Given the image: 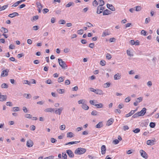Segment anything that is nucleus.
I'll return each instance as SVG.
<instances>
[{
  "label": "nucleus",
  "instance_id": "1",
  "mask_svg": "<svg viewBox=\"0 0 159 159\" xmlns=\"http://www.w3.org/2000/svg\"><path fill=\"white\" fill-rule=\"evenodd\" d=\"M86 151L85 148H77L75 151V153L77 155H81L85 153Z\"/></svg>",
  "mask_w": 159,
  "mask_h": 159
},
{
  "label": "nucleus",
  "instance_id": "2",
  "mask_svg": "<svg viewBox=\"0 0 159 159\" xmlns=\"http://www.w3.org/2000/svg\"><path fill=\"white\" fill-rule=\"evenodd\" d=\"M99 1L100 2H102V4L100 5L97 8V13L98 14H100L102 13L104 9V8L102 7L104 4V2L102 0H99Z\"/></svg>",
  "mask_w": 159,
  "mask_h": 159
},
{
  "label": "nucleus",
  "instance_id": "3",
  "mask_svg": "<svg viewBox=\"0 0 159 159\" xmlns=\"http://www.w3.org/2000/svg\"><path fill=\"white\" fill-rule=\"evenodd\" d=\"M58 60L59 65L61 68L63 69H66L67 66L65 62L61 58H58Z\"/></svg>",
  "mask_w": 159,
  "mask_h": 159
},
{
  "label": "nucleus",
  "instance_id": "4",
  "mask_svg": "<svg viewBox=\"0 0 159 159\" xmlns=\"http://www.w3.org/2000/svg\"><path fill=\"white\" fill-rule=\"evenodd\" d=\"M146 108L144 107L140 111L137 112L139 116H143L146 113Z\"/></svg>",
  "mask_w": 159,
  "mask_h": 159
},
{
  "label": "nucleus",
  "instance_id": "5",
  "mask_svg": "<svg viewBox=\"0 0 159 159\" xmlns=\"http://www.w3.org/2000/svg\"><path fill=\"white\" fill-rule=\"evenodd\" d=\"M140 153L141 155L143 158L147 159L148 157V155L147 153L143 150H140Z\"/></svg>",
  "mask_w": 159,
  "mask_h": 159
},
{
  "label": "nucleus",
  "instance_id": "6",
  "mask_svg": "<svg viewBox=\"0 0 159 159\" xmlns=\"http://www.w3.org/2000/svg\"><path fill=\"white\" fill-rule=\"evenodd\" d=\"M143 99V98L142 97H140L138 98L137 99V100L136 101V102L134 103V105L135 106H137L138 105V103H139L142 101Z\"/></svg>",
  "mask_w": 159,
  "mask_h": 159
},
{
  "label": "nucleus",
  "instance_id": "7",
  "mask_svg": "<svg viewBox=\"0 0 159 159\" xmlns=\"http://www.w3.org/2000/svg\"><path fill=\"white\" fill-rule=\"evenodd\" d=\"M66 152L68 156L71 158H73L74 157V154L73 152L70 150H67L66 151Z\"/></svg>",
  "mask_w": 159,
  "mask_h": 159
},
{
  "label": "nucleus",
  "instance_id": "8",
  "mask_svg": "<svg viewBox=\"0 0 159 159\" xmlns=\"http://www.w3.org/2000/svg\"><path fill=\"white\" fill-rule=\"evenodd\" d=\"M63 109V107H60V108L57 109L55 111V113L56 114L60 115H61Z\"/></svg>",
  "mask_w": 159,
  "mask_h": 159
},
{
  "label": "nucleus",
  "instance_id": "9",
  "mask_svg": "<svg viewBox=\"0 0 159 159\" xmlns=\"http://www.w3.org/2000/svg\"><path fill=\"white\" fill-rule=\"evenodd\" d=\"M33 144L34 143L33 141L30 139L28 140L27 142L26 145L28 147L30 148L32 147Z\"/></svg>",
  "mask_w": 159,
  "mask_h": 159
},
{
  "label": "nucleus",
  "instance_id": "10",
  "mask_svg": "<svg viewBox=\"0 0 159 159\" xmlns=\"http://www.w3.org/2000/svg\"><path fill=\"white\" fill-rule=\"evenodd\" d=\"M121 75L119 73H117L114 76V80H118L121 78Z\"/></svg>",
  "mask_w": 159,
  "mask_h": 159
},
{
  "label": "nucleus",
  "instance_id": "11",
  "mask_svg": "<svg viewBox=\"0 0 159 159\" xmlns=\"http://www.w3.org/2000/svg\"><path fill=\"white\" fill-rule=\"evenodd\" d=\"M107 7L108 8L112 11H114L115 10V7L112 4H110L108 3L107 4Z\"/></svg>",
  "mask_w": 159,
  "mask_h": 159
},
{
  "label": "nucleus",
  "instance_id": "12",
  "mask_svg": "<svg viewBox=\"0 0 159 159\" xmlns=\"http://www.w3.org/2000/svg\"><path fill=\"white\" fill-rule=\"evenodd\" d=\"M95 93L99 95H103L104 94L103 91L99 89H96Z\"/></svg>",
  "mask_w": 159,
  "mask_h": 159
},
{
  "label": "nucleus",
  "instance_id": "13",
  "mask_svg": "<svg viewBox=\"0 0 159 159\" xmlns=\"http://www.w3.org/2000/svg\"><path fill=\"white\" fill-rule=\"evenodd\" d=\"M106 150V147L105 145H103L101 146V152L102 154H104L105 153Z\"/></svg>",
  "mask_w": 159,
  "mask_h": 159
},
{
  "label": "nucleus",
  "instance_id": "14",
  "mask_svg": "<svg viewBox=\"0 0 159 159\" xmlns=\"http://www.w3.org/2000/svg\"><path fill=\"white\" fill-rule=\"evenodd\" d=\"M8 72L6 70H4L2 72L1 76L5 77L7 76L8 75Z\"/></svg>",
  "mask_w": 159,
  "mask_h": 159
},
{
  "label": "nucleus",
  "instance_id": "15",
  "mask_svg": "<svg viewBox=\"0 0 159 159\" xmlns=\"http://www.w3.org/2000/svg\"><path fill=\"white\" fill-rule=\"evenodd\" d=\"M19 15V14L16 12H14L8 15V16L11 17L13 18L15 16H18Z\"/></svg>",
  "mask_w": 159,
  "mask_h": 159
},
{
  "label": "nucleus",
  "instance_id": "16",
  "mask_svg": "<svg viewBox=\"0 0 159 159\" xmlns=\"http://www.w3.org/2000/svg\"><path fill=\"white\" fill-rule=\"evenodd\" d=\"M154 141L153 140H149L147 141V144L148 145H152L154 144Z\"/></svg>",
  "mask_w": 159,
  "mask_h": 159
},
{
  "label": "nucleus",
  "instance_id": "17",
  "mask_svg": "<svg viewBox=\"0 0 159 159\" xmlns=\"http://www.w3.org/2000/svg\"><path fill=\"white\" fill-rule=\"evenodd\" d=\"M111 11L108 9L104 10L103 13V15H108L111 13Z\"/></svg>",
  "mask_w": 159,
  "mask_h": 159
},
{
  "label": "nucleus",
  "instance_id": "18",
  "mask_svg": "<svg viewBox=\"0 0 159 159\" xmlns=\"http://www.w3.org/2000/svg\"><path fill=\"white\" fill-rule=\"evenodd\" d=\"M7 98V96L6 95H2L0 97V101H5Z\"/></svg>",
  "mask_w": 159,
  "mask_h": 159
},
{
  "label": "nucleus",
  "instance_id": "19",
  "mask_svg": "<svg viewBox=\"0 0 159 159\" xmlns=\"http://www.w3.org/2000/svg\"><path fill=\"white\" fill-rule=\"evenodd\" d=\"M54 111V109L52 108H48L45 109L44 111L47 112H53Z\"/></svg>",
  "mask_w": 159,
  "mask_h": 159
},
{
  "label": "nucleus",
  "instance_id": "20",
  "mask_svg": "<svg viewBox=\"0 0 159 159\" xmlns=\"http://www.w3.org/2000/svg\"><path fill=\"white\" fill-rule=\"evenodd\" d=\"M103 124L102 122H100L96 125V128H100L103 126Z\"/></svg>",
  "mask_w": 159,
  "mask_h": 159
},
{
  "label": "nucleus",
  "instance_id": "21",
  "mask_svg": "<svg viewBox=\"0 0 159 159\" xmlns=\"http://www.w3.org/2000/svg\"><path fill=\"white\" fill-rule=\"evenodd\" d=\"M74 137V134L71 132H68L67 134V137L68 138H72Z\"/></svg>",
  "mask_w": 159,
  "mask_h": 159
},
{
  "label": "nucleus",
  "instance_id": "22",
  "mask_svg": "<svg viewBox=\"0 0 159 159\" xmlns=\"http://www.w3.org/2000/svg\"><path fill=\"white\" fill-rule=\"evenodd\" d=\"M114 120L112 118H111L109 119L107 122V125H111L113 122Z\"/></svg>",
  "mask_w": 159,
  "mask_h": 159
},
{
  "label": "nucleus",
  "instance_id": "23",
  "mask_svg": "<svg viewBox=\"0 0 159 159\" xmlns=\"http://www.w3.org/2000/svg\"><path fill=\"white\" fill-rule=\"evenodd\" d=\"M80 142L78 141L70 142L66 143L65 145H66L69 144H76Z\"/></svg>",
  "mask_w": 159,
  "mask_h": 159
},
{
  "label": "nucleus",
  "instance_id": "24",
  "mask_svg": "<svg viewBox=\"0 0 159 159\" xmlns=\"http://www.w3.org/2000/svg\"><path fill=\"white\" fill-rule=\"evenodd\" d=\"M82 107L83 109L85 110H87L89 108V107L85 104H84L82 105Z\"/></svg>",
  "mask_w": 159,
  "mask_h": 159
},
{
  "label": "nucleus",
  "instance_id": "25",
  "mask_svg": "<svg viewBox=\"0 0 159 159\" xmlns=\"http://www.w3.org/2000/svg\"><path fill=\"white\" fill-rule=\"evenodd\" d=\"M99 113L96 110L93 111L91 112V115L93 116H97L98 115Z\"/></svg>",
  "mask_w": 159,
  "mask_h": 159
},
{
  "label": "nucleus",
  "instance_id": "26",
  "mask_svg": "<svg viewBox=\"0 0 159 159\" xmlns=\"http://www.w3.org/2000/svg\"><path fill=\"white\" fill-rule=\"evenodd\" d=\"M64 77H59L58 79V82L59 83H60L63 81L64 79Z\"/></svg>",
  "mask_w": 159,
  "mask_h": 159
},
{
  "label": "nucleus",
  "instance_id": "27",
  "mask_svg": "<svg viewBox=\"0 0 159 159\" xmlns=\"http://www.w3.org/2000/svg\"><path fill=\"white\" fill-rule=\"evenodd\" d=\"M23 96L27 98H29L31 97V96L30 94L25 93L24 94Z\"/></svg>",
  "mask_w": 159,
  "mask_h": 159
},
{
  "label": "nucleus",
  "instance_id": "28",
  "mask_svg": "<svg viewBox=\"0 0 159 159\" xmlns=\"http://www.w3.org/2000/svg\"><path fill=\"white\" fill-rule=\"evenodd\" d=\"M1 87L2 88L7 89L8 88V86L6 84L3 83L1 85Z\"/></svg>",
  "mask_w": 159,
  "mask_h": 159
},
{
  "label": "nucleus",
  "instance_id": "29",
  "mask_svg": "<svg viewBox=\"0 0 159 159\" xmlns=\"http://www.w3.org/2000/svg\"><path fill=\"white\" fill-rule=\"evenodd\" d=\"M39 18V16L36 15L35 16L33 17L32 19H31V20L32 21H34L36 20H38Z\"/></svg>",
  "mask_w": 159,
  "mask_h": 159
},
{
  "label": "nucleus",
  "instance_id": "30",
  "mask_svg": "<svg viewBox=\"0 0 159 159\" xmlns=\"http://www.w3.org/2000/svg\"><path fill=\"white\" fill-rule=\"evenodd\" d=\"M74 4V3L73 2H70L66 5L65 7H69Z\"/></svg>",
  "mask_w": 159,
  "mask_h": 159
},
{
  "label": "nucleus",
  "instance_id": "31",
  "mask_svg": "<svg viewBox=\"0 0 159 159\" xmlns=\"http://www.w3.org/2000/svg\"><path fill=\"white\" fill-rule=\"evenodd\" d=\"M98 108H101L103 107V104L102 103H99L95 105Z\"/></svg>",
  "mask_w": 159,
  "mask_h": 159
},
{
  "label": "nucleus",
  "instance_id": "32",
  "mask_svg": "<svg viewBox=\"0 0 159 159\" xmlns=\"http://www.w3.org/2000/svg\"><path fill=\"white\" fill-rule=\"evenodd\" d=\"M155 123L154 122H151L150 123L149 126L151 128H153L155 126Z\"/></svg>",
  "mask_w": 159,
  "mask_h": 159
},
{
  "label": "nucleus",
  "instance_id": "33",
  "mask_svg": "<svg viewBox=\"0 0 159 159\" xmlns=\"http://www.w3.org/2000/svg\"><path fill=\"white\" fill-rule=\"evenodd\" d=\"M57 91L59 93L61 94L63 93H64V89H58Z\"/></svg>",
  "mask_w": 159,
  "mask_h": 159
},
{
  "label": "nucleus",
  "instance_id": "34",
  "mask_svg": "<svg viewBox=\"0 0 159 159\" xmlns=\"http://www.w3.org/2000/svg\"><path fill=\"white\" fill-rule=\"evenodd\" d=\"M8 5H5L2 7H0V11H1L4 10L8 7Z\"/></svg>",
  "mask_w": 159,
  "mask_h": 159
},
{
  "label": "nucleus",
  "instance_id": "35",
  "mask_svg": "<svg viewBox=\"0 0 159 159\" xmlns=\"http://www.w3.org/2000/svg\"><path fill=\"white\" fill-rule=\"evenodd\" d=\"M1 29L3 30V31L2 30H1V31L2 32H3L4 33H7L8 32V30L6 28H5L3 27H2L1 28Z\"/></svg>",
  "mask_w": 159,
  "mask_h": 159
},
{
  "label": "nucleus",
  "instance_id": "36",
  "mask_svg": "<svg viewBox=\"0 0 159 159\" xmlns=\"http://www.w3.org/2000/svg\"><path fill=\"white\" fill-rule=\"evenodd\" d=\"M85 24L86 25L89 27H91L93 26V25L89 22H86Z\"/></svg>",
  "mask_w": 159,
  "mask_h": 159
},
{
  "label": "nucleus",
  "instance_id": "37",
  "mask_svg": "<svg viewBox=\"0 0 159 159\" xmlns=\"http://www.w3.org/2000/svg\"><path fill=\"white\" fill-rule=\"evenodd\" d=\"M135 11H140L141 9V7L140 6H137L135 7Z\"/></svg>",
  "mask_w": 159,
  "mask_h": 159
},
{
  "label": "nucleus",
  "instance_id": "38",
  "mask_svg": "<svg viewBox=\"0 0 159 159\" xmlns=\"http://www.w3.org/2000/svg\"><path fill=\"white\" fill-rule=\"evenodd\" d=\"M13 111H20L19 108L18 107H14L13 108Z\"/></svg>",
  "mask_w": 159,
  "mask_h": 159
},
{
  "label": "nucleus",
  "instance_id": "39",
  "mask_svg": "<svg viewBox=\"0 0 159 159\" xmlns=\"http://www.w3.org/2000/svg\"><path fill=\"white\" fill-rule=\"evenodd\" d=\"M85 102V101L84 99H81L78 101V103L79 104H82V105L84 104Z\"/></svg>",
  "mask_w": 159,
  "mask_h": 159
},
{
  "label": "nucleus",
  "instance_id": "40",
  "mask_svg": "<svg viewBox=\"0 0 159 159\" xmlns=\"http://www.w3.org/2000/svg\"><path fill=\"white\" fill-rule=\"evenodd\" d=\"M62 158L61 159H66L67 156L65 153L63 152L62 153Z\"/></svg>",
  "mask_w": 159,
  "mask_h": 159
},
{
  "label": "nucleus",
  "instance_id": "41",
  "mask_svg": "<svg viewBox=\"0 0 159 159\" xmlns=\"http://www.w3.org/2000/svg\"><path fill=\"white\" fill-rule=\"evenodd\" d=\"M100 64L102 66H104L106 65V61L104 60H102L100 61Z\"/></svg>",
  "mask_w": 159,
  "mask_h": 159
},
{
  "label": "nucleus",
  "instance_id": "42",
  "mask_svg": "<svg viewBox=\"0 0 159 159\" xmlns=\"http://www.w3.org/2000/svg\"><path fill=\"white\" fill-rule=\"evenodd\" d=\"M66 22L64 20H61L59 21V23L60 24H65Z\"/></svg>",
  "mask_w": 159,
  "mask_h": 159
},
{
  "label": "nucleus",
  "instance_id": "43",
  "mask_svg": "<svg viewBox=\"0 0 159 159\" xmlns=\"http://www.w3.org/2000/svg\"><path fill=\"white\" fill-rule=\"evenodd\" d=\"M141 34L144 36H146L147 35V32L144 30H142L141 31Z\"/></svg>",
  "mask_w": 159,
  "mask_h": 159
},
{
  "label": "nucleus",
  "instance_id": "44",
  "mask_svg": "<svg viewBox=\"0 0 159 159\" xmlns=\"http://www.w3.org/2000/svg\"><path fill=\"white\" fill-rule=\"evenodd\" d=\"M133 131L135 133H137L140 131V129L139 128H136L135 129L133 130Z\"/></svg>",
  "mask_w": 159,
  "mask_h": 159
},
{
  "label": "nucleus",
  "instance_id": "45",
  "mask_svg": "<svg viewBox=\"0 0 159 159\" xmlns=\"http://www.w3.org/2000/svg\"><path fill=\"white\" fill-rule=\"evenodd\" d=\"M106 57V58L108 60H110L111 58V56L109 53H107Z\"/></svg>",
  "mask_w": 159,
  "mask_h": 159
},
{
  "label": "nucleus",
  "instance_id": "46",
  "mask_svg": "<svg viewBox=\"0 0 159 159\" xmlns=\"http://www.w3.org/2000/svg\"><path fill=\"white\" fill-rule=\"evenodd\" d=\"M84 33V30L82 29H81L78 30L77 31V33L79 34H82Z\"/></svg>",
  "mask_w": 159,
  "mask_h": 159
},
{
  "label": "nucleus",
  "instance_id": "47",
  "mask_svg": "<svg viewBox=\"0 0 159 159\" xmlns=\"http://www.w3.org/2000/svg\"><path fill=\"white\" fill-rule=\"evenodd\" d=\"M25 117L26 118H31L32 116L30 114H26L25 115Z\"/></svg>",
  "mask_w": 159,
  "mask_h": 159
},
{
  "label": "nucleus",
  "instance_id": "48",
  "mask_svg": "<svg viewBox=\"0 0 159 159\" xmlns=\"http://www.w3.org/2000/svg\"><path fill=\"white\" fill-rule=\"evenodd\" d=\"M127 54L130 57H133V54L130 53V51L128 50H127L126 51Z\"/></svg>",
  "mask_w": 159,
  "mask_h": 159
},
{
  "label": "nucleus",
  "instance_id": "49",
  "mask_svg": "<svg viewBox=\"0 0 159 159\" xmlns=\"http://www.w3.org/2000/svg\"><path fill=\"white\" fill-rule=\"evenodd\" d=\"M20 3V2L19 1H18L15 3L12 6V7H15L17 6Z\"/></svg>",
  "mask_w": 159,
  "mask_h": 159
},
{
  "label": "nucleus",
  "instance_id": "50",
  "mask_svg": "<svg viewBox=\"0 0 159 159\" xmlns=\"http://www.w3.org/2000/svg\"><path fill=\"white\" fill-rule=\"evenodd\" d=\"M125 101L126 102H128L130 101V98L129 97H128L125 99Z\"/></svg>",
  "mask_w": 159,
  "mask_h": 159
},
{
  "label": "nucleus",
  "instance_id": "51",
  "mask_svg": "<svg viewBox=\"0 0 159 159\" xmlns=\"http://www.w3.org/2000/svg\"><path fill=\"white\" fill-rule=\"evenodd\" d=\"M43 14H45L49 11V10L47 8H44L43 10Z\"/></svg>",
  "mask_w": 159,
  "mask_h": 159
},
{
  "label": "nucleus",
  "instance_id": "52",
  "mask_svg": "<svg viewBox=\"0 0 159 159\" xmlns=\"http://www.w3.org/2000/svg\"><path fill=\"white\" fill-rule=\"evenodd\" d=\"M109 33L108 32H103L102 36V37H105L107 35H109Z\"/></svg>",
  "mask_w": 159,
  "mask_h": 159
},
{
  "label": "nucleus",
  "instance_id": "53",
  "mask_svg": "<svg viewBox=\"0 0 159 159\" xmlns=\"http://www.w3.org/2000/svg\"><path fill=\"white\" fill-rule=\"evenodd\" d=\"M119 143V140L118 139H115L113 141V143L115 144H117Z\"/></svg>",
  "mask_w": 159,
  "mask_h": 159
},
{
  "label": "nucleus",
  "instance_id": "54",
  "mask_svg": "<svg viewBox=\"0 0 159 159\" xmlns=\"http://www.w3.org/2000/svg\"><path fill=\"white\" fill-rule=\"evenodd\" d=\"M150 21V19L149 17L146 18L145 19V23L147 24L149 23Z\"/></svg>",
  "mask_w": 159,
  "mask_h": 159
},
{
  "label": "nucleus",
  "instance_id": "55",
  "mask_svg": "<svg viewBox=\"0 0 159 159\" xmlns=\"http://www.w3.org/2000/svg\"><path fill=\"white\" fill-rule=\"evenodd\" d=\"M139 116V115L138 114V112H137L132 117L134 118H135Z\"/></svg>",
  "mask_w": 159,
  "mask_h": 159
},
{
  "label": "nucleus",
  "instance_id": "56",
  "mask_svg": "<svg viewBox=\"0 0 159 159\" xmlns=\"http://www.w3.org/2000/svg\"><path fill=\"white\" fill-rule=\"evenodd\" d=\"M134 151L133 150H129L127 151L126 153L127 154H130L132 153V151Z\"/></svg>",
  "mask_w": 159,
  "mask_h": 159
},
{
  "label": "nucleus",
  "instance_id": "57",
  "mask_svg": "<svg viewBox=\"0 0 159 159\" xmlns=\"http://www.w3.org/2000/svg\"><path fill=\"white\" fill-rule=\"evenodd\" d=\"M81 43L83 44H85L87 43V41L85 39L81 40Z\"/></svg>",
  "mask_w": 159,
  "mask_h": 159
},
{
  "label": "nucleus",
  "instance_id": "58",
  "mask_svg": "<svg viewBox=\"0 0 159 159\" xmlns=\"http://www.w3.org/2000/svg\"><path fill=\"white\" fill-rule=\"evenodd\" d=\"M33 29L34 30H38V29H39V26H38L37 25H35V26H34L33 27Z\"/></svg>",
  "mask_w": 159,
  "mask_h": 159
},
{
  "label": "nucleus",
  "instance_id": "59",
  "mask_svg": "<svg viewBox=\"0 0 159 159\" xmlns=\"http://www.w3.org/2000/svg\"><path fill=\"white\" fill-rule=\"evenodd\" d=\"M89 46L90 48H93L94 47V44L93 43H90L89 44Z\"/></svg>",
  "mask_w": 159,
  "mask_h": 159
},
{
  "label": "nucleus",
  "instance_id": "60",
  "mask_svg": "<svg viewBox=\"0 0 159 159\" xmlns=\"http://www.w3.org/2000/svg\"><path fill=\"white\" fill-rule=\"evenodd\" d=\"M51 141L52 143H55L57 142V140L53 138H51Z\"/></svg>",
  "mask_w": 159,
  "mask_h": 159
},
{
  "label": "nucleus",
  "instance_id": "61",
  "mask_svg": "<svg viewBox=\"0 0 159 159\" xmlns=\"http://www.w3.org/2000/svg\"><path fill=\"white\" fill-rule=\"evenodd\" d=\"M66 128L65 125H61L60 127V129L61 130H64Z\"/></svg>",
  "mask_w": 159,
  "mask_h": 159
},
{
  "label": "nucleus",
  "instance_id": "62",
  "mask_svg": "<svg viewBox=\"0 0 159 159\" xmlns=\"http://www.w3.org/2000/svg\"><path fill=\"white\" fill-rule=\"evenodd\" d=\"M23 111H24V112H25V113H27L28 112V110L27 109V108H26V107H23Z\"/></svg>",
  "mask_w": 159,
  "mask_h": 159
},
{
  "label": "nucleus",
  "instance_id": "63",
  "mask_svg": "<svg viewBox=\"0 0 159 159\" xmlns=\"http://www.w3.org/2000/svg\"><path fill=\"white\" fill-rule=\"evenodd\" d=\"M15 48V46L11 44L9 46V48L11 49H14Z\"/></svg>",
  "mask_w": 159,
  "mask_h": 159
},
{
  "label": "nucleus",
  "instance_id": "64",
  "mask_svg": "<svg viewBox=\"0 0 159 159\" xmlns=\"http://www.w3.org/2000/svg\"><path fill=\"white\" fill-rule=\"evenodd\" d=\"M54 157L52 156H49L48 157H46L44 158V159H53Z\"/></svg>",
  "mask_w": 159,
  "mask_h": 159
}]
</instances>
